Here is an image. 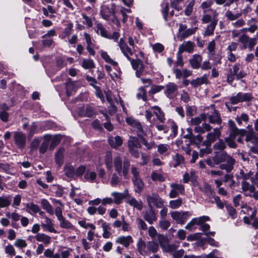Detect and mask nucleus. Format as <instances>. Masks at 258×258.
<instances>
[{
    "instance_id": "56",
    "label": "nucleus",
    "mask_w": 258,
    "mask_h": 258,
    "mask_svg": "<svg viewBox=\"0 0 258 258\" xmlns=\"http://www.w3.org/2000/svg\"><path fill=\"white\" fill-rule=\"evenodd\" d=\"M96 173L94 171H87L85 173L84 178L90 182H93L96 178Z\"/></svg>"
},
{
    "instance_id": "42",
    "label": "nucleus",
    "mask_w": 258,
    "mask_h": 258,
    "mask_svg": "<svg viewBox=\"0 0 258 258\" xmlns=\"http://www.w3.org/2000/svg\"><path fill=\"white\" fill-rule=\"evenodd\" d=\"M113 163L115 171L119 175H120L122 172V163L120 157L119 156L115 157L114 158Z\"/></svg>"
},
{
    "instance_id": "31",
    "label": "nucleus",
    "mask_w": 258,
    "mask_h": 258,
    "mask_svg": "<svg viewBox=\"0 0 258 258\" xmlns=\"http://www.w3.org/2000/svg\"><path fill=\"white\" fill-rule=\"evenodd\" d=\"M108 143L112 148L117 149L122 144V140L119 136L111 137L108 138Z\"/></svg>"
},
{
    "instance_id": "39",
    "label": "nucleus",
    "mask_w": 258,
    "mask_h": 258,
    "mask_svg": "<svg viewBox=\"0 0 258 258\" xmlns=\"http://www.w3.org/2000/svg\"><path fill=\"white\" fill-rule=\"evenodd\" d=\"M95 31L98 34L102 37L107 38L108 37L107 31L105 29L102 24L97 23L95 27Z\"/></svg>"
},
{
    "instance_id": "23",
    "label": "nucleus",
    "mask_w": 258,
    "mask_h": 258,
    "mask_svg": "<svg viewBox=\"0 0 258 258\" xmlns=\"http://www.w3.org/2000/svg\"><path fill=\"white\" fill-rule=\"evenodd\" d=\"M76 82L72 81L70 78L67 80L66 83V88L68 96L72 95L79 88Z\"/></svg>"
},
{
    "instance_id": "15",
    "label": "nucleus",
    "mask_w": 258,
    "mask_h": 258,
    "mask_svg": "<svg viewBox=\"0 0 258 258\" xmlns=\"http://www.w3.org/2000/svg\"><path fill=\"white\" fill-rule=\"evenodd\" d=\"M170 214L173 219L175 220L177 223L181 225L186 222L188 217L190 215L188 212H179L173 211Z\"/></svg>"
},
{
    "instance_id": "35",
    "label": "nucleus",
    "mask_w": 258,
    "mask_h": 258,
    "mask_svg": "<svg viewBox=\"0 0 258 258\" xmlns=\"http://www.w3.org/2000/svg\"><path fill=\"white\" fill-rule=\"evenodd\" d=\"M257 20L255 18H251L247 22V25L249 26L248 28H245V29L251 33H253L258 28L256 24Z\"/></svg>"
},
{
    "instance_id": "13",
    "label": "nucleus",
    "mask_w": 258,
    "mask_h": 258,
    "mask_svg": "<svg viewBox=\"0 0 258 258\" xmlns=\"http://www.w3.org/2000/svg\"><path fill=\"white\" fill-rule=\"evenodd\" d=\"M170 187L171 188L169 194L170 198H175L179 195H183L184 194V186L181 184L173 182L170 184Z\"/></svg>"
},
{
    "instance_id": "25",
    "label": "nucleus",
    "mask_w": 258,
    "mask_h": 258,
    "mask_svg": "<svg viewBox=\"0 0 258 258\" xmlns=\"http://www.w3.org/2000/svg\"><path fill=\"white\" fill-rule=\"evenodd\" d=\"M241 190L244 196H251V194L255 190V187L246 181L241 182Z\"/></svg>"
},
{
    "instance_id": "45",
    "label": "nucleus",
    "mask_w": 258,
    "mask_h": 258,
    "mask_svg": "<svg viewBox=\"0 0 258 258\" xmlns=\"http://www.w3.org/2000/svg\"><path fill=\"white\" fill-rule=\"evenodd\" d=\"M27 211L31 215L37 213L39 212V207L38 205L33 203H29L26 204Z\"/></svg>"
},
{
    "instance_id": "6",
    "label": "nucleus",
    "mask_w": 258,
    "mask_h": 258,
    "mask_svg": "<svg viewBox=\"0 0 258 258\" xmlns=\"http://www.w3.org/2000/svg\"><path fill=\"white\" fill-rule=\"evenodd\" d=\"M131 64L134 70H136V76L140 78L148 73V68L146 64L139 59H133L131 60Z\"/></svg>"
},
{
    "instance_id": "10",
    "label": "nucleus",
    "mask_w": 258,
    "mask_h": 258,
    "mask_svg": "<svg viewBox=\"0 0 258 258\" xmlns=\"http://www.w3.org/2000/svg\"><path fill=\"white\" fill-rule=\"evenodd\" d=\"M212 111L211 113H203L201 116L204 120L208 119L209 121L211 123H216L220 124L222 122V119L218 111L216 110L214 108L212 107Z\"/></svg>"
},
{
    "instance_id": "46",
    "label": "nucleus",
    "mask_w": 258,
    "mask_h": 258,
    "mask_svg": "<svg viewBox=\"0 0 258 258\" xmlns=\"http://www.w3.org/2000/svg\"><path fill=\"white\" fill-rule=\"evenodd\" d=\"M207 81V76L206 75H204L201 78H197L196 79L191 81L190 82V84L194 87H196L204 83H206Z\"/></svg>"
},
{
    "instance_id": "53",
    "label": "nucleus",
    "mask_w": 258,
    "mask_h": 258,
    "mask_svg": "<svg viewBox=\"0 0 258 258\" xmlns=\"http://www.w3.org/2000/svg\"><path fill=\"white\" fill-rule=\"evenodd\" d=\"M217 23H216V22H211V23L207 26V28L205 31L204 35L205 36H210L212 35L214 32L215 27Z\"/></svg>"
},
{
    "instance_id": "54",
    "label": "nucleus",
    "mask_w": 258,
    "mask_h": 258,
    "mask_svg": "<svg viewBox=\"0 0 258 258\" xmlns=\"http://www.w3.org/2000/svg\"><path fill=\"white\" fill-rule=\"evenodd\" d=\"M49 136L50 137V138L49 139V141H51L50 148L51 149H53L59 143L61 140V137L59 135H56L53 137L49 135Z\"/></svg>"
},
{
    "instance_id": "27",
    "label": "nucleus",
    "mask_w": 258,
    "mask_h": 258,
    "mask_svg": "<svg viewBox=\"0 0 258 258\" xmlns=\"http://www.w3.org/2000/svg\"><path fill=\"white\" fill-rule=\"evenodd\" d=\"M111 195L114 198L113 202L119 205L122 202V200L128 196V191L127 189H125L123 192H112Z\"/></svg>"
},
{
    "instance_id": "30",
    "label": "nucleus",
    "mask_w": 258,
    "mask_h": 258,
    "mask_svg": "<svg viewBox=\"0 0 258 258\" xmlns=\"http://www.w3.org/2000/svg\"><path fill=\"white\" fill-rule=\"evenodd\" d=\"M132 182L135 186V192L138 194L141 193L145 186L144 182L141 177L132 179Z\"/></svg>"
},
{
    "instance_id": "55",
    "label": "nucleus",
    "mask_w": 258,
    "mask_h": 258,
    "mask_svg": "<svg viewBox=\"0 0 258 258\" xmlns=\"http://www.w3.org/2000/svg\"><path fill=\"white\" fill-rule=\"evenodd\" d=\"M134 132H136L137 134L139 137H143L145 135V133L143 130L141 124L137 121L133 127Z\"/></svg>"
},
{
    "instance_id": "7",
    "label": "nucleus",
    "mask_w": 258,
    "mask_h": 258,
    "mask_svg": "<svg viewBox=\"0 0 258 258\" xmlns=\"http://www.w3.org/2000/svg\"><path fill=\"white\" fill-rule=\"evenodd\" d=\"M146 201L148 206L150 208H153V206L161 208L164 206L163 200L156 192H152L146 196Z\"/></svg>"
},
{
    "instance_id": "48",
    "label": "nucleus",
    "mask_w": 258,
    "mask_h": 258,
    "mask_svg": "<svg viewBox=\"0 0 258 258\" xmlns=\"http://www.w3.org/2000/svg\"><path fill=\"white\" fill-rule=\"evenodd\" d=\"M100 53L101 57L106 62L110 63L114 66H116L117 64V63L116 61H114L112 59H111L106 52L101 50L100 51Z\"/></svg>"
},
{
    "instance_id": "50",
    "label": "nucleus",
    "mask_w": 258,
    "mask_h": 258,
    "mask_svg": "<svg viewBox=\"0 0 258 258\" xmlns=\"http://www.w3.org/2000/svg\"><path fill=\"white\" fill-rule=\"evenodd\" d=\"M198 28L197 27L187 29L184 32H182L179 36L181 39H185L195 34Z\"/></svg>"
},
{
    "instance_id": "38",
    "label": "nucleus",
    "mask_w": 258,
    "mask_h": 258,
    "mask_svg": "<svg viewBox=\"0 0 258 258\" xmlns=\"http://www.w3.org/2000/svg\"><path fill=\"white\" fill-rule=\"evenodd\" d=\"M41 205L43 209L51 215H53L55 214V211L53 210L52 206L50 204L48 201L44 199H43L41 201Z\"/></svg>"
},
{
    "instance_id": "5",
    "label": "nucleus",
    "mask_w": 258,
    "mask_h": 258,
    "mask_svg": "<svg viewBox=\"0 0 258 258\" xmlns=\"http://www.w3.org/2000/svg\"><path fill=\"white\" fill-rule=\"evenodd\" d=\"M55 215L58 221L59 222V226L60 228L73 230L76 229L75 227L63 216L62 210L61 207L58 206L55 208Z\"/></svg>"
},
{
    "instance_id": "51",
    "label": "nucleus",
    "mask_w": 258,
    "mask_h": 258,
    "mask_svg": "<svg viewBox=\"0 0 258 258\" xmlns=\"http://www.w3.org/2000/svg\"><path fill=\"white\" fill-rule=\"evenodd\" d=\"M65 174L68 177H73L75 175V170L70 164H67L64 168Z\"/></svg>"
},
{
    "instance_id": "11",
    "label": "nucleus",
    "mask_w": 258,
    "mask_h": 258,
    "mask_svg": "<svg viewBox=\"0 0 258 258\" xmlns=\"http://www.w3.org/2000/svg\"><path fill=\"white\" fill-rule=\"evenodd\" d=\"M164 88L165 95L169 99H174L178 94V87L174 83H168Z\"/></svg>"
},
{
    "instance_id": "9",
    "label": "nucleus",
    "mask_w": 258,
    "mask_h": 258,
    "mask_svg": "<svg viewBox=\"0 0 258 258\" xmlns=\"http://www.w3.org/2000/svg\"><path fill=\"white\" fill-rule=\"evenodd\" d=\"M128 148L131 155L136 158L139 157L138 149L141 148L139 139L136 137H130L128 141Z\"/></svg>"
},
{
    "instance_id": "24",
    "label": "nucleus",
    "mask_w": 258,
    "mask_h": 258,
    "mask_svg": "<svg viewBox=\"0 0 258 258\" xmlns=\"http://www.w3.org/2000/svg\"><path fill=\"white\" fill-rule=\"evenodd\" d=\"M143 218L150 224H152L157 220L156 214L153 208H150L149 210L144 212Z\"/></svg>"
},
{
    "instance_id": "49",
    "label": "nucleus",
    "mask_w": 258,
    "mask_h": 258,
    "mask_svg": "<svg viewBox=\"0 0 258 258\" xmlns=\"http://www.w3.org/2000/svg\"><path fill=\"white\" fill-rule=\"evenodd\" d=\"M41 123L33 122L30 125L29 134V136H32L34 134L38 133L41 129H38V127H41Z\"/></svg>"
},
{
    "instance_id": "29",
    "label": "nucleus",
    "mask_w": 258,
    "mask_h": 258,
    "mask_svg": "<svg viewBox=\"0 0 258 258\" xmlns=\"http://www.w3.org/2000/svg\"><path fill=\"white\" fill-rule=\"evenodd\" d=\"M245 135L246 142L250 143L253 145H258V137L253 130L248 131Z\"/></svg>"
},
{
    "instance_id": "47",
    "label": "nucleus",
    "mask_w": 258,
    "mask_h": 258,
    "mask_svg": "<svg viewBox=\"0 0 258 258\" xmlns=\"http://www.w3.org/2000/svg\"><path fill=\"white\" fill-rule=\"evenodd\" d=\"M49 138H50V137L49 135H45L44 136V141L41 144L39 147V152L40 153L43 154L47 151L49 144Z\"/></svg>"
},
{
    "instance_id": "21",
    "label": "nucleus",
    "mask_w": 258,
    "mask_h": 258,
    "mask_svg": "<svg viewBox=\"0 0 258 258\" xmlns=\"http://www.w3.org/2000/svg\"><path fill=\"white\" fill-rule=\"evenodd\" d=\"M194 43L190 41H184L178 47V53L181 54L184 52L192 53L194 51Z\"/></svg>"
},
{
    "instance_id": "59",
    "label": "nucleus",
    "mask_w": 258,
    "mask_h": 258,
    "mask_svg": "<svg viewBox=\"0 0 258 258\" xmlns=\"http://www.w3.org/2000/svg\"><path fill=\"white\" fill-rule=\"evenodd\" d=\"M225 16L229 20L234 21L239 18L241 16V13H238L234 14L230 10H228L226 12Z\"/></svg>"
},
{
    "instance_id": "60",
    "label": "nucleus",
    "mask_w": 258,
    "mask_h": 258,
    "mask_svg": "<svg viewBox=\"0 0 258 258\" xmlns=\"http://www.w3.org/2000/svg\"><path fill=\"white\" fill-rule=\"evenodd\" d=\"M82 66L85 69H90L95 68V64L91 59H85L82 62Z\"/></svg>"
},
{
    "instance_id": "61",
    "label": "nucleus",
    "mask_w": 258,
    "mask_h": 258,
    "mask_svg": "<svg viewBox=\"0 0 258 258\" xmlns=\"http://www.w3.org/2000/svg\"><path fill=\"white\" fill-rule=\"evenodd\" d=\"M136 96L138 99H142L143 101H146L147 99V93L145 88L143 87L140 88L138 90Z\"/></svg>"
},
{
    "instance_id": "28",
    "label": "nucleus",
    "mask_w": 258,
    "mask_h": 258,
    "mask_svg": "<svg viewBox=\"0 0 258 258\" xmlns=\"http://www.w3.org/2000/svg\"><path fill=\"white\" fill-rule=\"evenodd\" d=\"M202 56L198 54H195L189 59V63L194 69H198L200 68L202 61Z\"/></svg>"
},
{
    "instance_id": "62",
    "label": "nucleus",
    "mask_w": 258,
    "mask_h": 258,
    "mask_svg": "<svg viewBox=\"0 0 258 258\" xmlns=\"http://www.w3.org/2000/svg\"><path fill=\"white\" fill-rule=\"evenodd\" d=\"M182 204V201L181 198L175 200H172L169 202V207L172 209H176L178 208Z\"/></svg>"
},
{
    "instance_id": "41",
    "label": "nucleus",
    "mask_w": 258,
    "mask_h": 258,
    "mask_svg": "<svg viewBox=\"0 0 258 258\" xmlns=\"http://www.w3.org/2000/svg\"><path fill=\"white\" fill-rule=\"evenodd\" d=\"M152 109H154V114L156 116L157 119L161 122H164L165 118L164 113L161 111L160 107L157 106H154L152 107Z\"/></svg>"
},
{
    "instance_id": "1",
    "label": "nucleus",
    "mask_w": 258,
    "mask_h": 258,
    "mask_svg": "<svg viewBox=\"0 0 258 258\" xmlns=\"http://www.w3.org/2000/svg\"><path fill=\"white\" fill-rule=\"evenodd\" d=\"M212 160L217 165H220V169L224 170L228 173L233 170L235 164V160L225 152L216 154L213 157Z\"/></svg>"
},
{
    "instance_id": "37",
    "label": "nucleus",
    "mask_w": 258,
    "mask_h": 258,
    "mask_svg": "<svg viewBox=\"0 0 258 258\" xmlns=\"http://www.w3.org/2000/svg\"><path fill=\"white\" fill-rule=\"evenodd\" d=\"M104 162L106 168L109 171L112 170V155L111 152H107L104 156Z\"/></svg>"
},
{
    "instance_id": "63",
    "label": "nucleus",
    "mask_w": 258,
    "mask_h": 258,
    "mask_svg": "<svg viewBox=\"0 0 258 258\" xmlns=\"http://www.w3.org/2000/svg\"><path fill=\"white\" fill-rule=\"evenodd\" d=\"M170 149V146L166 144H161L157 146V151L160 154L167 152Z\"/></svg>"
},
{
    "instance_id": "19",
    "label": "nucleus",
    "mask_w": 258,
    "mask_h": 258,
    "mask_svg": "<svg viewBox=\"0 0 258 258\" xmlns=\"http://www.w3.org/2000/svg\"><path fill=\"white\" fill-rule=\"evenodd\" d=\"M120 50L123 55L128 59L131 60V56L133 55V52L132 48L129 47L123 38H120L118 43Z\"/></svg>"
},
{
    "instance_id": "12",
    "label": "nucleus",
    "mask_w": 258,
    "mask_h": 258,
    "mask_svg": "<svg viewBox=\"0 0 258 258\" xmlns=\"http://www.w3.org/2000/svg\"><path fill=\"white\" fill-rule=\"evenodd\" d=\"M221 127H216L213 130V132L209 133L206 135V140L204 141L203 145L206 147L210 146L212 143L219 139L221 135Z\"/></svg>"
},
{
    "instance_id": "14",
    "label": "nucleus",
    "mask_w": 258,
    "mask_h": 258,
    "mask_svg": "<svg viewBox=\"0 0 258 258\" xmlns=\"http://www.w3.org/2000/svg\"><path fill=\"white\" fill-rule=\"evenodd\" d=\"M228 124L229 126V137L235 139L237 136H244L246 131L245 130H239L238 129L234 122L231 120H229Z\"/></svg>"
},
{
    "instance_id": "43",
    "label": "nucleus",
    "mask_w": 258,
    "mask_h": 258,
    "mask_svg": "<svg viewBox=\"0 0 258 258\" xmlns=\"http://www.w3.org/2000/svg\"><path fill=\"white\" fill-rule=\"evenodd\" d=\"M240 96L241 101L242 102H251L253 99L252 94L251 93H243L241 92H238Z\"/></svg>"
},
{
    "instance_id": "32",
    "label": "nucleus",
    "mask_w": 258,
    "mask_h": 258,
    "mask_svg": "<svg viewBox=\"0 0 258 258\" xmlns=\"http://www.w3.org/2000/svg\"><path fill=\"white\" fill-rule=\"evenodd\" d=\"M33 237L35 238L38 242H43L45 245L49 244L51 241L50 236L43 233H37L33 236Z\"/></svg>"
},
{
    "instance_id": "22",
    "label": "nucleus",
    "mask_w": 258,
    "mask_h": 258,
    "mask_svg": "<svg viewBox=\"0 0 258 258\" xmlns=\"http://www.w3.org/2000/svg\"><path fill=\"white\" fill-rule=\"evenodd\" d=\"M44 223H41V226L44 231H47L51 233H57V231L54 228V225L51 220L47 216H44Z\"/></svg>"
},
{
    "instance_id": "44",
    "label": "nucleus",
    "mask_w": 258,
    "mask_h": 258,
    "mask_svg": "<svg viewBox=\"0 0 258 258\" xmlns=\"http://www.w3.org/2000/svg\"><path fill=\"white\" fill-rule=\"evenodd\" d=\"M253 175V172L251 171H249L247 173H245L244 170L240 169L239 174L237 176V178H241L243 181H246V180L251 179L252 181L253 178H251V176Z\"/></svg>"
},
{
    "instance_id": "64",
    "label": "nucleus",
    "mask_w": 258,
    "mask_h": 258,
    "mask_svg": "<svg viewBox=\"0 0 258 258\" xmlns=\"http://www.w3.org/2000/svg\"><path fill=\"white\" fill-rule=\"evenodd\" d=\"M212 5L213 2L212 1L208 0L203 2L201 5V8L203 10V13H207L208 12L210 11L209 9H211L210 8Z\"/></svg>"
},
{
    "instance_id": "52",
    "label": "nucleus",
    "mask_w": 258,
    "mask_h": 258,
    "mask_svg": "<svg viewBox=\"0 0 258 258\" xmlns=\"http://www.w3.org/2000/svg\"><path fill=\"white\" fill-rule=\"evenodd\" d=\"M11 203V199L10 196L0 197V208L7 207L10 205Z\"/></svg>"
},
{
    "instance_id": "33",
    "label": "nucleus",
    "mask_w": 258,
    "mask_h": 258,
    "mask_svg": "<svg viewBox=\"0 0 258 258\" xmlns=\"http://www.w3.org/2000/svg\"><path fill=\"white\" fill-rule=\"evenodd\" d=\"M79 114L82 116L91 117L94 114V111L92 107L87 106L80 108Z\"/></svg>"
},
{
    "instance_id": "57",
    "label": "nucleus",
    "mask_w": 258,
    "mask_h": 258,
    "mask_svg": "<svg viewBox=\"0 0 258 258\" xmlns=\"http://www.w3.org/2000/svg\"><path fill=\"white\" fill-rule=\"evenodd\" d=\"M161 246L165 252H173L177 249L175 244H161Z\"/></svg>"
},
{
    "instance_id": "58",
    "label": "nucleus",
    "mask_w": 258,
    "mask_h": 258,
    "mask_svg": "<svg viewBox=\"0 0 258 258\" xmlns=\"http://www.w3.org/2000/svg\"><path fill=\"white\" fill-rule=\"evenodd\" d=\"M64 150L63 149H59L55 154V162L59 166H61L63 164V153Z\"/></svg>"
},
{
    "instance_id": "40",
    "label": "nucleus",
    "mask_w": 258,
    "mask_h": 258,
    "mask_svg": "<svg viewBox=\"0 0 258 258\" xmlns=\"http://www.w3.org/2000/svg\"><path fill=\"white\" fill-rule=\"evenodd\" d=\"M73 24L72 23H68L66 27L59 35V37L61 39H64L71 34L73 30Z\"/></svg>"
},
{
    "instance_id": "16",
    "label": "nucleus",
    "mask_w": 258,
    "mask_h": 258,
    "mask_svg": "<svg viewBox=\"0 0 258 258\" xmlns=\"http://www.w3.org/2000/svg\"><path fill=\"white\" fill-rule=\"evenodd\" d=\"M15 145L20 150L24 148L26 142V136L22 132H15L14 136Z\"/></svg>"
},
{
    "instance_id": "2",
    "label": "nucleus",
    "mask_w": 258,
    "mask_h": 258,
    "mask_svg": "<svg viewBox=\"0 0 258 258\" xmlns=\"http://www.w3.org/2000/svg\"><path fill=\"white\" fill-rule=\"evenodd\" d=\"M210 218L207 216H203L198 218H193L185 226V228L189 231H193L196 229L195 225L200 226V229L204 232V234L208 236L209 235L214 236L215 232L208 231L210 229V225L205 223V222L209 221Z\"/></svg>"
},
{
    "instance_id": "20",
    "label": "nucleus",
    "mask_w": 258,
    "mask_h": 258,
    "mask_svg": "<svg viewBox=\"0 0 258 258\" xmlns=\"http://www.w3.org/2000/svg\"><path fill=\"white\" fill-rule=\"evenodd\" d=\"M97 223L98 225H101L102 228V237L105 239L109 238L112 236L110 224L102 219L98 220Z\"/></svg>"
},
{
    "instance_id": "3",
    "label": "nucleus",
    "mask_w": 258,
    "mask_h": 258,
    "mask_svg": "<svg viewBox=\"0 0 258 258\" xmlns=\"http://www.w3.org/2000/svg\"><path fill=\"white\" fill-rule=\"evenodd\" d=\"M226 81L231 84L234 79L240 80L246 76V73L242 70H240V64L235 63L232 68L227 70L226 73Z\"/></svg>"
},
{
    "instance_id": "17",
    "label": "nucleus",
    "mask_w": 258,
    "mask_h": 258,
    "mask_svg": "<svg viewBox=\"0 0 258 258\" xmlns=\"http://www.w3.org/2000/svg\"><path fill=\"white\" fill-rule=\"evenodd\" d=\"M112 226L116 229H120L123 232H128L132 229L130 224L125 221L124 216L121 217V220H115L112 223Z\"/></svg>"
},
{
    "instance_id": "26",
    "label": "nucleus",
    "mask_w": 258,
    "mask_h": 258,
    "mask_svg": "<svg viewBox=\"0 0 258 258\" xmlns=\"http://www.w3.org/2000/svg\"><path fill=\"white\" fill-rule=\"evenodd\" d=\"M134 242L133 239L131 235L120 236L115 239V242L124 246L125 247H128L130 245Z\"/></svg>"
},
{
    "instance_id": "18",
    "label": "nucleus",
    "mask_w": 258,
    "mask_h": 258,
    "mask_svg": "<svg viewBox=\"0 0 258 258\" xmlns=\"http://www.w3.org/2000/svg\"><path fill=\"white\" fill-rule=\"evenodd\" d=\"M84 36L87 44V50L91 55L94 56L95 54V51L94 49L96 48V45L94 43V40L93 39L91 36L86 32L84 33Z\"/></svg>"
},
{
    "instance_id": "36",
    "label": "nucleus",
    "mask_w": 258,
    "mask_h": 258,
    "mask_svg": "<svg viewBox=\"0 0 258 258\" xmlns=\"http://www.w3.org/2000/svg\"><path fill=\"white\" fill-rule=\"evenodd\" d=\"M212 129V126L208 123H203L200 126H195L194 131L196 133L199 134H204L205 132H210Z\"/></svg>"
},
{
    "instance_id": "4",
    "label": "nucleus",
    "mask_w": 258,
    "mask_h": 258,
    "mask_svg": "<svg viewBox=\"0 0 258 258\" xmlns=\"http://www.w3.org/2000/svg\"><path fill=\"white\" fill-rule=\"evenodd\" d=\"M115 8V5L111 0H108L107 4H104L101 7L100 15L102 18L106 20H110L112 15L115 18L114 10Z\"/></svg>"
},
{
    "instance_id": "8",
    "label": "nucleus",
    "mask_w": 258,
    "mask_h": 258,
    "mask_svg": "<svg viewBox=\"0 0 258 258\" xmlns=\"http://www.w3.org/2000/svg\"><path fill=\"white\" fill-rule=\"evenodd\" d=\"M238 41L242 44V48L245 49L248 48L249 51H251L256 44V39L250 38L246 34L240 35L238 39Z\"/></svg>"
},
{
    "instance_id": "34",
    "label": "nucleus",
    "mask_w": 258,
    "mask_h": 258,
    "mask_svg": "<svg viewBox=\"0 0 258 258\" xmlns=\"http://www.w3.org/2000/svg\"><path fill=\"white\" fill-rule=\"evenodd\" d=\"M126 203L134 208L141 211L143 208V202L142 201H137L134 197H130L126 200Z\"/></svg>"
}]
</instances>
